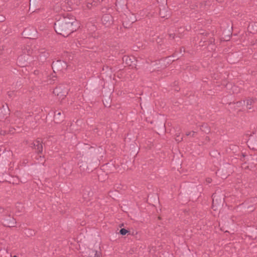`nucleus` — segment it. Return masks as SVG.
<instances>
[{
	"label": "nucleus",
	"instance_id": "nucleus-4",
	"mask_svg": "<svg viewBox=\"0 0 257 257\" xmlns=\"http://www.w3.org/2000/svg\"><path fill=\"white\" fill-rule=\"evenodd\" d=\"M67 67V64L65 62L61 60H57L53 61L52 64V67L55 71V70L57 71H61L63 69H65Z\"/></svg>",
	"mask_w": 257,
	"mask_h": 257
},
{
	"label": "nucleus",
	"instance_id": "nucleus-2",
	"mask_svg": "<svg viewBox=\"0 0 257 257\" xmlns=\"http://www.w3.org/2000/svg\"><path fill=\"white\" fill-rule=\"evenodd\" d=\"M2 222L4 226L9 227L15 226L16 223L15 219L10 215L8 211L4 212L2 218Z\"/></svg>",
	"mask_w": 257,
	"mask_h": 257
},
{
	"label": "nucleus",
	"instance_id": "nucleus-20",
	"mask_svg": "<svg viewBox=\"0 0 257 257\" xmlns=\"http://www.w3.org/2000/svg\"><path fill=\"white\" fill-rule=\"evenodd\" d=\"M170 37H172L173 38H174V35L173 34H170Z\"/></svg>",
	"mask_w": 257,
	"mask_h": 257
},
{
	"label": "nucleus",
	"instance_id": "nucleus-12",
	"mask_svg": "<svg viewBox=\"0 0 257 257\" xmlns=\"http://www.w3.org/2000/svg\"><path fill=\"white\" fill-rule=\"evenodd\" d=\"M94 257H100V254L97 251H95Z\"/></svg>",
	"mask_w": 257,
	"mask_h": 257
},
{
	"label": "nucleus",
	"instance_id": "nucleus-24",
	"mask_svg": "<svg viewBox=\"0 0 257 257\" xmlns=\"http://www.w3.org/2000/svg\"><path fill=\"white\" fill-rule=\"evenodd\" d=\"M13 257H17V255H14Z\"/></svg>",
	"mask_w": 257,
	"mask_h": 257
},
{
	"label": "nucleus",
	"instance_id": "nucleus-25",
	"mask_svg": "<svg viewBox=\"0 0 257 257\" xmlns=\"http://www.w3.org/2000/svg\"><path fill=\"white\" fill-rule=\"evenodd\" d=\"M1 257H2V256H1Z\"/></svg>",
	"mask_w": 257,
	"mask_h": 257
},
{
	"label": "nucleus",
	"instance_id": "nucleus-21",
	"mask_svg": "<svg viewBox=\"0 0 257 257\" xmlns=\"http://www.w3.org/2000/svg\"><path fill=\"white\" fill-rule=\"evenodd\" d=\"M17 113L18 114H16V115H19V112H17Z\"/></svg>",
	"mask_w": 257,
	"mask_h": 257
},
{
	"label": "nucleus",
	"instance_id": "nucleus-16",
	"mask_svg": "<svg viewBox=\"0 0 257 257\" xmlns=\"http://www.w3.org/2000/svg\"><path fill=\"white\" fill-rule=\"evenodd\" d=\"M13 92H8V95H9V96L10 97H12V95H13Z\"/></svg>",
	"mask_w": 257,
	"mask_h": 257
},
{
	"label": "nucleus",
	"instance_id": "nucleus-15",
	"mask_svg": "<svg viewBox=\"0 0 257 257\" xmlns=\"http://www.w3.org/2000/svg\"><path fill=\"white\" fill-rule=\"evenodd\" d=\"M160 15L161 17H163V18H165V17H167V15H166V16H165V15H162V11H161L160 13Z\"/></svg>",
	"mask_w": 257,
	"mask_h": 257
},
{
	"label": "nucleus",
	"instance_id": "nucleus-6",
	"mask_svg": "<svg viewBox=\"0 0 257 257\" xmlns=\"http://www.w3.org/2000/svg\"><path fill=\"white\" fill-rule=\"evenodd\" d=\"M34 149H35L38 153H41L43 151V146L41 142L39 140H36L33 143V146H32Z\"/></svg>",
	"mask_w": 257,
	"mask_h": 257
},
{
	"label": "nucleus",
	"instance_id": "nucleus-10",
	"mask_svg": "<svg viewBox=\"0 0 257 257\" xmlns=\"http://www.w3.org/2000/svg\"><path fill=\"white\" fill-rule=\"evenodd\" d=\"M128 232V230L124 228H121L119 231L120 233L122 235H125Z\"/></svg>",
	"mask_w": 257,
	"mask_h": 257
},
{
	"label": "nucleus",
	"instance_id": "nucleus-18",
	"mask_svg": "<svg viewBox=\"0 0 257 257\" xmlns=\"http://www.w3.org/2000/svg\"><path fill=\"white\" fill-rule=\"evenodd\" d=\"M192 132L186 133V136H191Z\"/></svg>",
	"mask_w": 257,
	"mask_h": 257
},
{
	"label": "nucleus",
	"instance_id": "nucleus-7",
	"mask_svg": "<svg viewBox=\"0 0 257 257\" xmlns=\"http://www.w3.org/2000/svg\"><path fill=\"white\" fill-rule=\"evenodd\" d=\"M64 115L63 113L57 111L55 112L54 119L56 123H59L64 119Z\"/></svg>",
	"mask_w": 257,
	"mask_h": 257
},
{
	"label": "nucleus",
	"instance_id": "nucleus-5",
	"mask_svg": "<svg viewBox=\"0 0 257 257\" xmlns=\"http://www.w3.org/2000/svg\"><path fill=\"white\" fill-rule=\"evenodd\" d=\"M112 18L109 14L104 15L101 19V21L103 24L107 26L110 25L112 22Z\"/></svg>",
	"mask_w": 257,
	"mask_h": 257
},
{
	"label": "nucleus",
	"instance_id": "nucleus-8",
	"mask_svg": "<svg viewBox=\"0 0 257 257\" xmlns=\"http://www.w3.org/2000/svg\"><path fill=\"white\" fill-rule=\"evenodd\" d=\"M254 102V100L252 99H248L246 100V107L248 109L251 108V105Z\"/></svg>",
	"mask_w": 257,
	"mask_h": 257
},
{
	"label": "nucleus",
	"instance_id": "nucleus-3",
	"mask_svg": "<svg viewBox=\"0 0 257 257\" xmlns=\"http://www.w3.org/2000/svg\"><path fill=\"white\" fill-rule=\"evenodd\" d=\"M68 88H65L64 85L57 86L54 89L53 93L63 99L68 94Z\"/></svg>",
	"mask_w": 257,
	"mask_h": 257
},
{
	"label": "nucleus",
	"instance_id": "nucleus-19",
	"mask_svg": "<svg viewBox=\"0 0 257 257\" xmlns=\"http://www.w3.org/2000/svg\"><path fill=\"white\" fill-rule=\"evenodd\" d=\"M90 5H91V4H89V3H88V4H87V7H88V9H91V6H90Z\"/></svg>",
	"mask_w": 257,
	"mask_h": 257
},
{
	"label": "nucleus",
	"instance_id": "nucleus-1",
	"mask_svg": "<svg viewBox=\"0 0 257 257\" xmlns=\"http://www.w3.org/2000/svg\"><path fill=\"white\" fill-rule=\"evenodd\" d=\"M78 27V23L75 18L68 14L60 19L54 24L56 32L64 37H67L75 31Z\"/></svg>",
	"mask_w": 257,
	"mask_h": 257
},
{
	"label": "nucleus",
	"instance_id": "nucleus-11",
	"mask_svg": "<svg viewBox=\"0 0 257 257\" xmlns=\"http://www.w3.org/2000/svg\"><path fill=\"white\" fill-rule=\"evenodd\" d=\"M242 103L244 104L245 103V101H243V102H242V101H238L236 103V105H237V106H239L240 105L242 104Z\"/></svg>",
	"mask_w": 257,
	"mask_h": 257
},
{
	"label": "nucleus",
	"instance_id": "nucleus-22",
	"mask_svg": "<svg viewBox=\"0 0 257 257\" xmlns=\"http://www.w3.org/2000/svg\"><path fill=\"white\" fill-rule=\"evenodd\" d=\"M28 55H30V53L28 52Z\"/></svg>",
	"mask_w": 257,
	"mask_h": 257
},
{
	"label": "nucleus",
	"instance_id": "nucleus-23",
	"mask_svg": "<svg viewBox=\"0 0 257 257\" xmlns=\"http://www.w3.org/2000/svg\"><path fill=\"white\" fill-rule=\"evenodd\" d=\"M21 58V57H19V59H20Z\"/></svg>",
	"mask_w": 257,
	"mask_h": 257
},
{
	"label": "nucleus",
	"instance_id": "nucleus-14",
	"mask_svg": "<svg viewBox=\"0 0 257 257\" xmlns=\"http://www.w3.org/2000/svg\"><path fill=\"white\" fill-rule=\"evenodd\" d=\"M212 179L210 178H208L206 179V181L207 183H210L211 182Z\"/></svg>",
	"mask_w": 257,
	"mask_h": 257
},
{
	"label": "nucleus",
	"instance_id": "nucleus-17",
	"mask_svg": "<svg viewBox=\"0 0 257 257\" xmlns=\"http://www.w3.org/2000/svg\"><path fill=\"white\" fill-rule=\"evenodd\" d=\"M195 134H196V132H192V133H191V136H192V137H194V136H195Z\"/></svg>",
	"mask_w": 257,
	"mask_h": 257
},
{
	"label": "nucleus",
	"instance_id": "nucleus-9",
	"mask_svg": "<svg viewBox=\"0 0 257 257\" xmlns=\"http://www.w3.org/2000/svg\"><path fill=\"white\" fill-rule=\"evenodd\" d=\"M175 140H176V142H180L181 141H182L183 138H182V137H180V134H176V137H175Z\"/></svg>",
	"mask_w": 257,
	"mask_h": 257
},
{
	"label": "nucleus",
	"instance_id": "nucleus-13",
	"mask_svg": "<svg viewBox=\"0 0 257 257\" xmlns=\"http://www.w3.org/2000/svg\"><path fill=\"white\" fill-rule=\"evenodd\" d=\"M5 20V17L0 15V22H4Z\"/></svg>",
	"mask_w": 257,
	"mask_h": 257
}]
</instances>
